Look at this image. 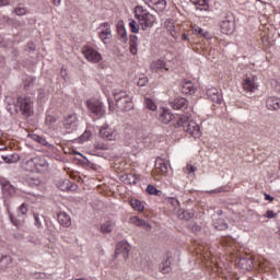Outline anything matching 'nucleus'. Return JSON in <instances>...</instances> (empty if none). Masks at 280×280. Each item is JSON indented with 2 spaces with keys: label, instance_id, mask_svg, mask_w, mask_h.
I'll return each mask as SVG.
<instances>
[{
  "label": "nucleus",
  "instance_id": "nucleus-11",
  "mask_svg": "<svg viewBox=\"0 0 280 280\" xmlns=\"http://www.w3.org/2000/svg\"><path fill=\"white\" fill-rule=\"evenodd\" d=\"M82 54L89 62L97 63L102 60V54H100V51H97L93 47L84 46L82 48Z\"/></svg>",
  "mask_w": 280,
  "mask_h": 280
},
{
  "label": "nucleus",
  "instance_id": "nucleus-21",
  "mask_svg": "<svg viewBox=\"0 0 280 280\" xmlns=\"http://www.w3.org/2000/svg\"><path fill=\"white\" fill-rule=\"evenodd\" d=\"M182 93H185V95H194V93H196V86L191 81H184L182 84Z\"/></svg>",
  "mask_w": 280,
  "mask_h": 280
},
{
  "label": "nucleus",
  "instance_id": "nucleus-25",
  "mask_svg": "<svg viewBox=\"0 0 280 280\" xmlns=\"http://www.w3.org/2000/svg\"><path fill=\"white\" fill-rule=\"evenodd\" d=\"M130 223L135 224V226H144L147 229V231H150L152 229L150 223L145 222V220H142L138 217H131L130 218Z\"/></svg>",
  "mask_w": 280,
  "mask_h": 280
},
{
  "label": "nucleus",
  "instance_id": "nucleus-40",
  "mask_svg": "<svg viewBox=\"0 0 280 280\" xmlns=\"http://www.w3.org/2000/svg\"><path fill=\"white\" fill-rule=\"evenodd\" d=\"M28 211L27 203H22L18 209V215L22 217L25 215Z\"/></svg>",
  "mask_w": 280,
  "mask_h": 280
},
{
  "label": "nucleus",
  "instance_id": "nucleus-53",
  "mask_svg": "<svg viewBox=\"0 0 280 280\" xmlns=\"http://www.w3.org/2000/svg\"><path fill=\"white\" fill-rule=\"evenodd\" d=\"M273 86H275V90L277 91V93H280V81H275Z\"/></svg>",
  "mask_w": 280,
  "mask_h": 280
},
{
  "label": "nucleus",
  "instance_id": "nucleus-32",
  "mask_svg": "<svg viewBox=\"0 0 280 280\" xmlns=\"http://www.w3.org/2000/svg\"><path fill=\"white\" fill-rule=\"evenodd\" d=\"M2 160L4 161V163L12 164V163H19L21 158L19 156V154L2 155Z\"/></svg>",
  "mask_w": 280,
  "mask_h": 280
},
{
  "label": "nucleus",
  "instance_id": "nucleus-6",
  "mask_svg": "<svg viewBox=\"0 0 280 280\" xmlns=\"http://www.w3.org/2000/svg\"><path fill=\"white\" fill-rule=\"evenodd\" d=\"M16 106L26 117H30L34 113V101L30 96H19Z\"/></svg>",
  "mask_w": 280,
  "mask_h": 280
},
{
  "label": "nucleus",
  "instance_id": "nucleus-7",
  "mask_svg": "<svg viewBox=\"0 0 280 280\" xmlns=\"http://www.w3.org/2000/svg\"><path fill=\"white\" fill-rule=\"evenodd\" d=\"M100 137L105 141H119V131L115 127L105 125L100 129Z\"/></svg>",
  "mask_w": 280,
  "mask_h": 280
},
{
  "label": "nucleus",
  "instance_id": "nucleus-38",
  "mask_svg": "<svg viewBox=\"0 0 280 280\" xmlns=\"http://www.w3.org/2000/svg\"><path fill=\"white\" fill-rule=\"evenodd\" d=\"M177 215L179 220H190L191 218V214L187 210H179Z\"/></svg>",
  "mask_w": 280,
  "mask_h": 280
},
{
  "label": "nucleus",
  "instance_id": "nucleus-17",
  "mask_svg": "<svg viewBox=\"0 0 280 280\" xmlns=\"http://www.w3.org/2000/svg\"><path fill=\"white\" fill-rule=\"evenodd\" d=\"M160 272L162 275H170L172 272V256L167 255L166 258L160 265Z\"/></svg>",
  "mask_w": 280,
  "mask_h": 280
},
{
  "label": "nucleus",
  "instance_id": "nucleus-56",
  "mask_svg": "<svg viewBox=\"0 0 280 280\" xmlns=\"http://www.w3.org/2000/svg\"><path fill=\"white\" fill-rule=\"evenodd\" d=\"M5 5H10V0H0V8H3Z\"/></svg>",
  "mask_w": 280,
  "mask_h": 280
},
{
  "label": "nucleus",
  "instance_id": "nucleus-46",
  "mask_svg": "<svg viewBox=\"0 0 280 280\" xmlns=\"http://www.w3.org/2000/svg\"><path fill=\"white\" fill-rule=\"evenodd\" d=\"M264 218L272 220L273 218H277V213L272 210H267V212L264 214Z\"/></svg>",
  "mask_w": 280,
  "mask_h": 280
},
{
  "label": "nucleus",
  "instance_id": "nucleus-15",
  "mask_svg": "<svg viewBox=\"0 0 280 280\" xmlns=\"http://www.w3.org/2000/svg\"><path fill=\"white\" fill-rule=\"evenodd\" d=\"M159 120L162 124H171L174 120V114L170 109L162 107L160 109Z\"/></svg>",
  "mask_w": 280,
  "mask_h": 280
},
{
  "label": "nucleus",
  "instance_id": "nucleus-64",
  "mask_svg": "<svg viewBox=\"0 0 280 280\" xmlns=\"http://www.w3.org/2000/svg\"><path fill=\"white\" fill-rule=\"evenodd\" d=\"M5 149V147L1 145L0 147V151H3Z\"/></svg>",
  "mask_w": 280,
  "mask_h": 280
},
{
  "label": "nucleus",
  "instance_id": "nucleus-2",
  "mask_svg": "<svg viewBox=\"0 0 280 280\" xmlns=\"http://www.w3.org/2000/svg\"><path fill=\"white\" fill-rule=\"evenodd\" d=\"M135 19L138 20V23L143 30V32L150 30L153 25H156V16L149 12L148 9H143V7H136L133 10Z\"/></svg>",
  "mask_w": 280,
  "mask_h": 280
},
{
  "label": "nucleus",
  "instance_id": "nucleus-28",
  "mask_svg": "<svg viewBox=\"0 0 280 280\" xmlns=\"http://www.w3.org/2000/svg\"><path fill=\"white\" fill-rule=\"evenodd\" d=\"M197 10H209V0H190Z\"/></svg>",
  "mask_w": 280,
  "mask_h": 280
},
{
  "label": "nucleus",
  "instance_id": "nucleus-51",
  "mask_svg": "<svg viewBox=\"0 0 280 280\" xmlns=\"http://www.w3.org/2000/svg\"><path fill=\"white\" fill-rule=\"evenodd\" d=\"M27 183H28V185L34 186V185H38V183H40V182L38 179L33 178V177H28Z\"/></svg>",
  "mask_w": 280,
  "mask_h": 280
},
{
  "label": "nucleus",
  "instance_id": "nucleus-43",
  "mask_svg": "<svg viewBox=\"0 0 280 280\" xmlns=\"http://www.w3.org/2000/svg\"><path fill=\"white\" fill-rule=\"evenodd\" d=\"M147 192L150 194L151 196H159V189H156V187L152 185H148Z\"/></svg>",
  "mask_w": 280,
  "mask_h": 280
},
{
  "label": "nucleus",
  "instance_id": "nucleus-29",
  "mask_svg": "<svg viewBox=\"0 0 280 280\" xmlns=\"http://www.w3.org/2000/svg\"><path fill=\"white\" fill-rule=\"evenodd\" d=\"M138 40H139V37H137V35H133L130 37L129 45H130V54H132V56H137Z\"/></svg>",
  "mask_w": 280,
  "mask_h": 280
},
{
  "label": "nucleus",
  "instance_id": "nucleus-24",
  "mask_svg": "<svg viewBox=\"0 0 280 280\" xmlns=\"http://www.w3.org/2000/svg\"><path fill=\"white\" fill-rule=\"evenodd\" d=\"M149 8H152V5L155 7V9L159 10V12H163L165 8H167V1L165 0H149L148 2Z\"/></svg>",
  "mask_w": 280,
  "mask_h": 280
},
{
  "label": "nucleus",
  "instance_id": "nucleus-23",
  "mask_svg": "<svg viewBox=\"0 0 280 280\" xmlns=\"http://www.w3.org/2000/svg\"><path fill=\"white\" fill-rule=\"evenodd\" d=\"M133 267L136 268V270H142V272H148L150 270V262L142 258H138L137 262H133Z\"/></svg>",
  "mask_w": 280,
  "mask_h": 280
},
{
  "label": "nucleus",
  "instance_id": "nucleus-44",
  "mask_svg": "<svg viewBox=\"0 0 280 280\" xmlns=\"http://www.w3.org/2000/svg\"><path fill=\"white\" fill-rule=\"evenodd\" d=\"M148 82H149L148 77H145L144 74H141L138 80V86H145Z\"/></svg>",
  "mask_w": 280,
  "mask_h": 280
},
{
  "label": "nucleus",
  "instance_id": "nucleus-55",
  "mask_svg": "<svg viewBox=\"0 0 280 280\" xmlns=\"http://www.w3.org/2000/svg\"><path fill=\"white\" fill-rule=\"evenodd\" d=\"M28 242L31 243V244H38V238L37 237H34V236H32V237H28Z\"/></svg>",
  "mask_w": 280,
  "mask_h": 280
},
{
  "label": "nucleus",
  "instance_id": "nucleus-61",
  "mask_svg": "<svg viewBox=\"0 0 280 280\" xmlns=\"http://www.w3.org/2000/svg\"><path fill=\"white\" fill-rule=\"evenodd\" d=\"M10 218H11L12 224H14V226H19V221L14 220V217H12V215H10Z\"/></svg>",
  "mask_w": 280,
  "mask_h": 280
},
{
  "label": "nucleus",
  "instance_id": "nucleus-20",
  "mask_svg": "<svg viewBox=\"0 0 280 280\" xmlns=\"http://www.w3.org/2000/svg\"><path fill=\"white\" fill-rule=\"evenodd\" d=\"M58 222L61 224V226H65V229H69L71 226V217L67 212H59L57 214Z\"/></svg>",
  "mask_w": 280,
  "mask_h": 280
},
{
  "label": "nucleus",
  "instance_id": "nucleus-35",
  "mask_svg": "<svg viewBox=\"0 0 280 280\" xmlns=\"http://www.w3.org/2000/svg\"><path fill=\"white\" fill-rule=\"evenodd\" d=\"M12 264V257L5 255L0 257V268H8Z\"/></svg>",
  "mask_w": 280,
  "mask_h": 280
},
{
  "label": "nucleus",
  "instance_id": "nucleus-27",
  "mask_svg": "<svg viewBox=\"0 0 280 280\" xmlns=\"http://www.w3.org/2000/svg\"><path fill=\"white\" fill-rule=\"evenodd\" d=\"M121 178L125 185H136V183H139V177L136 174H127L124 175Z\"/></svg>",
  "mask_w": 280,
  "mask_h": 280
},
{
  "label": "nucleus",
  "instance_id": "nucleus-54",
  "mask_svg": "<svg viewBox=\"0 0 280 280\" xmlns=\"http://www.w3.org/2000/svg\"><path fill=\"white\" fill-rule=\"evenodd\" d=\"M199 36H203V38H209V33L205 32V30L201 28V32L198 33Z\"/></svg>",
  "mask_w": 280,
  "mask_h": 280
},
{
  "label": "nucleus",
  "instance_id": "nucleus-52",
  "mask_svg": "<svg viewBox=\"0 0 280 280\" xmlns=\"http://www.w3.org/2000/svg\"><path fill=\"white\" fill-rule=\"evenodd\" d=\"M34 220H35V224L37 225L38 229H40V217L38 214H34Z\"/></svg>",
  "mask_w": 280,
  "mask_h": 280
},
{
  "label": "nucleus",
  "instance_id": "nucleus-48",
  "mask_svg": "<svg viewBox=\"0 0 280 280\" xmlns=\"http://www.w3.org/2000/svg\"><path fill=\"white\" fill-rule=\"evenodd\" d=\"M89 139H91V131H85V132L80 137V141H82V142L89 141Z\"/></svg>",
  "mask_w": 280,
  "mask_h": 280
},
{
  "label": "nucleus",
  "instance_id": "nucleus-45",
  "mask_svg": "<svg viewBox=\"0 0 280 280\" xmlns=\"http://www.w3.org/2000/svg\"><path fill=\"white\" fill-rule=\"evenodd\" d=\"M118 34H119L121 40H128V34L126 33V28L119 27Z\"/></svg>",
  "mask_w": 280,
  "mask_h": 280
},
{
  "label": "nucleus",
  "instance_id": "nucleus-8",
  "mask_svg": "<svg viewBox=\"0 0 280 280\" xmlns=\"http://www.w3.org/2000/svg\"><path fill=\"white\" fill-rule=\"evenodd\" d=\"M86 106L93 115H96V117H104L106 109L104 108V103H102L100 100L90 98L86 102Z\"/></svg>",
  "mask_w": 280,
  "mask_h": 280
},
{
  "label": "nucleus",
  "instance_id": "nucleus-58",
  "mask_svg": "<svg viewBox=\"0 0 280 280\" xmlns=\"http://www.w3.org/2000/svg\"><path fill=\"white\" fill-rule=\"evenodd\" d=\"M265 200H269V202H272V200H275V198L268 194H265Z\"/></svg>",
  "mask_w": 280,
  "mask_h": 280
},
{
  "label": "nucleus",
  "instance_id": "nucleus-41",
  "mask_svg": "<svg viewBox=\"0 0 280 280\" xmlns=\"http://www.w3.org/2000/svg\"><path fill=\"white\" fill-rule=\"evenodd\" d=\"M14 13L18 16H25V14H27V9L23 8V7H18L14 9Z\"/></svg>",
  "mask_w": 280,
  "mask_h": 280
},
{
  "label": "nucleus",
  "instance_id": "nucleus-31",
  "mask_svg": "<svg viewBox=\"0 0 280 280\" xmlns=\"http://www.w3.org/2000/svg\"><path fill=\"white\" fill-rule=\"evenodd\" d=\"M130 205L135 211H139L140 213L145 209L143 203L139 199H131Z\"/></svg>",
  "mask_w": 280,
  "mask_h": 280
},
{
  "label": "nucleus",
  "instance_id": "nucleus-18",
  "mask_svg": "<svg viewBox=\"0 0 280 280\" xmlns=\"http://www.w3.org/2000/svg\"><path fill=\"white\" fill-rule=\"evenodd\" d=\"M266 106H267L268 110H279L280 109V98L277 96L267 97Z\"/></svg>",
  "mask_w": 280,
  "mask_h": 280
},
{
  "label": "nucleus",
  "instance_id": "nucleus-47",
  "mask_svg": "<svg viewBox=\"0 0 280 280\" xmlns=\"http://www.w3.org/2000/svg\"><path fill=\"white\" fill-rule=\"evenodd\" d=\"M96 150H108V144L104 143V142H97L95 144Z\"/></svg>",
  "mask_w": 280,
  "mask_h": 280
},
{
  "label": "nucleus",
  "instance_id": "nucleus-59",
  "mask_svg": "<svg viewBox=\"0 0 280 280\" xmlns=\"http://www.w3.org/2000/svg\"><path fill=\"white\" fill-rule=\"evenodd\" d=\"M28 49H31V51H34V49H36V44L35 43H30L28 44Z\"/></svg>",
  "mask_w": 280,
  "mask_h": 280
},
{
  "label": "nucleus",
  "instance_id": "nucleus-5",
  "mask_svg": "<svg viewBox=\"0 0 280 280\" xmlns=\"http://www.w3.org/2000/svg\"><path fill=\"white\" fill-rule=\"evenodd\" d=\"M26 167L28 172H47L49 170V163L45 158H33L26 161Z\"/></svg>",
  "mask_w": 280,
  "mask_h": 280
},
{
  "label": "nucleus",
  "instance_id": "nucleus-16",
  "mask_svg": "<svg viewBox=\"0 0 280 280\" xmlns=\"http://www.w3.org/2000/svg\"><path fill=\"white\" fill-rule=\"evenodd\" d=\"M207 97L214 102V104H222V94L215 88H209L206 92Z\"/></svg>",
  "mask_w": 280,
  "mask_h": 280
},
{
  "label": "nucleus",
  "instance_id": "nucleus-9",
  "mask_svg": "<svg viewBox=\"0 0 280 280\" xmlns=\"http://www.w3.org/2000/svg\"><path fill=\"white\" fill-rule=\"evenodd\" d=\"M97 34L104 45H108L110 43V38H113V31L110 30V24L108 22L101 23L97 27Z\"/></svg>",
  "mask_w": 280,
  "mask_h": 280
},
{
  "label": "nucleus",
  "instance_id": "nucleus-4",
  "mask_svg": "<svg viewBox=\"0 0 280 280\" xmlns=\"http://www.w3.org/2000/svg\"><path fill=\"white\" fill-rule=\"evenodd\" d=\"M128 257H130V244L121 241L116 245L114 259L120 264H126V261H128Z\"/></svg>",
  "mask_w": 280,
  "mask_h": 280
},
{
  "label": "nucleus",
  "instance_id": "nucleus-60",
  "mask_svg": "<svg viewBox=\"0 0 280 280\" xmlns=\"http://www.w3.org/2000/svg\"><path fill=\"white\" fill-rule=\"evenodd\" d=\"M192 231H195V233H198V231H200V226L198 224H192Z\"/></svg>",
  "mask_w": 280,
  "mask_h": 280
},
{
  "label": "nucleus",
  "instance_id": "nucleus-13",
  "mask_svg": "<svg viewBox=\"0 0 280 280\" xmlns=\"http://www.w3.org/2000/svg\"><path fill=\"white\" fill-rule=\"evenodd\" d=\"M164 30L168 32V34L172 36V38H174V40H178L179 35H178V31H176V24L174 20L172 19L166 20L164 22Z\"/></svg>",
  "mask_w": 280,
  "mask_h": 280
},
{
  "label": "nucleus",
  "instance_id": "nucleus-33",
  "mask_svg": "<svg viewBox=\"0 0 280 280\" xmlns=\"http://www.w3.org/2000/svg\"><path fill=\"white\" fill-rule=\"evenodd\" d=\"M144 107L148 108V110H152V112L156 110V108H158L154 100H152L150 97H144Z\"/></svg>",
  "mask_w": 280,
  "mask_h": 280
},
{
  "label": "nucleus",
  "instance_id": "nucleus-26",
  "mask_svg": "<svg viewBox=\"0 0 280 280\" xmlns=\"http://www.w3.org/2000/svg\"><path fill=\"white\" fill-rule=\"evenodd\" d=\"M151 70L153 71V73H156L163 69H165V61L158 59L151 62L150 65Z\"/></svg>",
  "mask_w": 280,
  "mask_h": 280
},
{
  "label": "nucleus",
  "instance_id": "nucleus-30",
  "mask_svg": "<svg viewBox=\"0 0 280 280\" xmlns=\"http://www.w3.org/2000/svg\"><path fill=\"white\" fill-rule=\"evenodd\" d=\"M155 167L156 170H161L163 174H167L168 168H167V164L165 163V160L158 158L155 160Z\"/></svg>",
  "mask_w": 280,
  "mask_h": 280
},
{
  "label": "nucleus",
  "instance_id": "nucleus-1",
  "mask_svg": "<svg viewBox=\"0 0 280 280\" xmlns=\"http://www.w3.org/2000/svg\"><path fill=\"white\" fill-rule=\"evenodd\" d=\"M114 102L107 98L110 113L117 110H132L135 104L132 103V96H130L126 91L115 90L113 92Z\"/></svg>",
  "mask_w": 280,
  "mask_h": 280
},
{
  "label": "nucleus",
  "instance_id": "nucleus-3",
  "mask_svg": "<svg viewBox=\"0 0 280 280\" xmlns=\"http://www.w3.org/2000/svg\"><path fill=\"white\" fill-rule=\"evenodd\" d=\"M178 126L183 128L184 132L194 137V139H200L202 131H200V125L187 117L179 118Z\"/></svg>",
  "mask_w": 280,
  "mask_h": 280
},
{
  "label": "nucleus",
  "instance_id": "nucleus-57",
  "mask_svg": "<svg viewBox=\"0 0 280 280\" xmlns=\"http://www.w3.org/2000/svg\"><path fill=\"white\" fill-rule=\"evenodd\" d=\"M199 32H202V28L199 26H194L192 27V34H199Z\"/></svg>",
  "mask_w": 280,
  "mask_h": 280
},
{
  "label": "nucleus",
  "instance_id": "nucleus-50",
  "mask_svg": "<svg viewBox=\"0 0 280 280\" xmlns=\"http://www.w3.org/2000/svg\"><path fill=\"white\" fill-rule=\"evenodd\" d=\"M186 172L187 174H194V172H196V167L191 164H187Z\"/></svg>",
  "mask_w": 280,
  "mask_h": 280
},
{
  "label": "nucleus",
  "instance_id": "nucleus-36",
  "mask_svg": "<svg viewBox=\"0 0 280 280\" xmlns=\"http://www.w3.org/2000/svg\"><path fill=\"white\" fill-rule=\"evenodd\" d=\"M213 226L218 231H224V230H226L229 228V225L226 224V221H224L223 219H219L218 222H214Z\"/></svg>",
  "mask_w": 280,
  "mask_h": 280
},
{
  "label": "nucleus",
  "instance_id": "nucleus-14",
  "mask_svg": "<svg viewBox=\"0 0 280 280\" xmlns=\"http://www.w3.org/2000/svg\"><path fill=\"white\" fill-rule=\"evenodd\" d=\"M78 124H79L78 115L70 114L66 118L63 126H65L66 130H75L78 128Z\"/></svg>",
  "mask_w": 280,
  "mask_h": 280
},
{
  "label": "nucleus",
  "instance_id": "nucleus-37",
  "mask_svg": "<svg viewBox=\"0 0 280 280\" xmlns=\"http://www.w3.org/2000/svg\"><path fill=\"white\" fill-rule=\"evenodd\" d=\"M28 137L33 140L36 141L37 143H40V145H47V140L36 133L28 135Z\"/></svg>",
  "mask_w": 280,
  "mask_h": 280
},
{
  "label": "nucleus",
  "instance_id": "nucleus-10",
  "mask_svg": "<svg viewBox=\"0 0 280 280\" xmlns=\"http://www.w3.org/2000/svg\"><path fill=\"white\" fill-rule=\"evenodd\" d=\"M221 32L223 34H233L235 32V18L228 13L221 21Z\"/></svg>",
  "mask_w": 280,
  "mask_h": 280
},
{
  "label": "nucleus",
  "instance_id": "nucleus-39",
  "mask_svg": "<svg viewBox=\"0 0 280 280\" xmlns=\"http://www.w3.org/2000/svg\"><path fill=\"white\" fill-rule=\"evenodd\" d=\"M129 27L133 34H139V24H137V21L130 20L129 21Z\"/></svg>",
  "mask_w": 280,
  "mask_h": 280
},
{
  "label": "nucleus",
  "instance_id": "nucleus-42",
  "mask_svg": "<svg viewBox=\"0 0 280 280\" xmlns=\"http://www.w3.org/2000/svg\"><path fill=\"white\" fill-rule=\"evenodd\" d=\"M57 121L56 116L54 115H47L46 116V126H54V124Z\"/></svg>",
  "mask_w": 280,
  "mask_h": 280
},
{
  "label": "nucleus",
  "instance_id": "nucleus-49",
  "mask_svg": "<svg viewBox=\"0 0 280 280\" xmlns=\"http://www.w3.org/2000/svg\"><path fill=\"white\" fill-rule=\"evenodd\" d=\"M62 183L65 186H60L61 191H66V189H69V187H71V182L69 179H66Z\"/></svg>",
  "mask_w": 280,
  "mask_h": 280
},
{
  "label": "nucleus",
  "instance_id": "nucleus-22",
  "mask_svg": "<svg viewBox=\"0 0 280 280\" xmlns=\"http://www.w3.org/2000/svg\"><path fill=\"white\" fill-rule=\"evenodd\" d=\"M115 230V223L113 220H107L101 224V233L104 235H108V233H113Z\"/></svg>",
  "mask_w": 280,
  "mask_h": 280
},
{
  "label": "nucleus",
  "instance_id": "nucleus-62",
  "mask_svg": "<svg viewBox=\"0 0 280 280\" xmlns=\"http://www.w3.org/2000/svg\"><path fill=\"white\" fill-rule=\"evenodd\" d=\"M54 5H60L62 3V0H52Z\"/></svg>",
  "mask_w": 280,
  "mask_h": 280
},
{
  "label": "nucleus",
  "instance_id": "nucleus-19",
  "mask_svg": "<svg viewBox=\"0 0 280 280\" xmlns=\"http://www.w3.org/2000/svg\"><path fill=\"white\" fill-rule=\"evenodd\" d=\"M171 106L174 108V110H185V108L188 106L187 98H175V101L171 103Z\"/></svg>",
  "mask_w": 280,
  "mask_h": 280
},
{
  "label": "nucleus",
  "instance_id": "nucleus-34",
  "mask_svg": "<svg viewBox=\"0 0 280 280\" xmlns=\"http://www.w3.org/2000/svg\"><path fill=\"white\" fill-rule=\"evenodd\" d=\"M2 190L9 194L10 196H12V194H16V188L12 186V184H10L9 182H5L2 185Z\"/></svg>",
  "mask_w": 280,
  "mask_h": 280
},
{
  "label": "nucleus",
  "instance_id": "nucleus-63",
  "mask_svg": "<svg viewBox=\"0 0 280 280\" xmlns=\"http://www.w3.org/2000/svg\"><path fill=\"white\" fill-rule=\"evenodd\" d=\"M183 40H189V35H187V34H183Z\"/></svg>",
  "mask_w": 280,
  "mask_h": 280
},
{
  "label": "nucleus",
  "instance_id": "nucleus-12",
  "mask_svg": "<svg viewBox=\"0 0 280 280\" xmlns=\"http://www.w3.org/2000/svg\"><path fill=\"white\" fill-rule=\"evenodd\" d=\"M257 75L246 77L243 80V89L247 93H255L259 89V83H257Z\"/></svg>",
  "mask_w": 280,
  "mask_h": 280
}]
</instances>
